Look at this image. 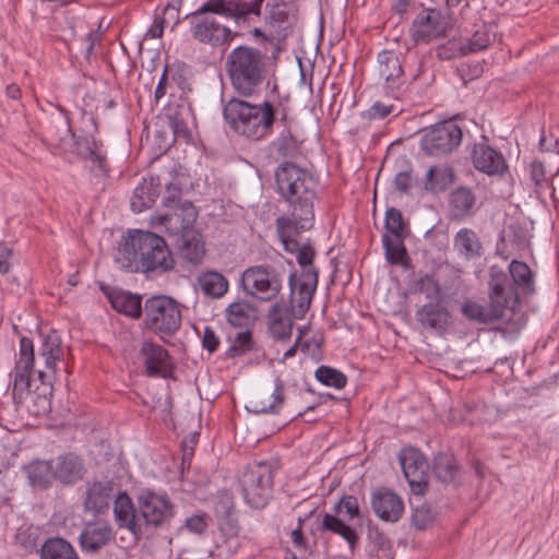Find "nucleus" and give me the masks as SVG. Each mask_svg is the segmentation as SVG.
Masks as SVG:
<instances>
[{"label":"nucleus","mask_w":559,"mask_h":559,"mask_svg":"<svg viewBox=\"0 0 559 559\" xmlns=\"http://www.w3.org/2000/svg\"><path fill=\"white\" fill-rule=\"evenodd\" d=\"M35 367V354L33 342L27 337L20 341L19 358L13 370L12 399L16 405L27 402L29 390L31 371Z\"/></svg>","instance_id":"obj_14"},{"label":"nucleus","mask_w":559,"mask_h":559,"mask_svg":"<svg viewBox=\"0 0 559 559\" xmlns=\"http://www.w3.org/2000/svg\"><path fill=\"white\" fill-rule=\"evenodd\" d=\"M12 250L0 246V274H5L11 269Z\"/></svg>","instance_id":"obj_62"},{"label":"nucleus","mask_w":559,"mask_h":559,"mask_svg":"<svg viewBox=\"0 0 559 559\" xmlns=\"http://www.w3.org/2000/svg\"><path fill=\"white\" fill-rule=\"evenodd\" d=\"M191 35L200 44L212 48H227L235 34L214 15L191 14Z\"/></svg>","instance_id":"obj_10"},{"label":"nucleus","mask_w":559,"mask_h":559,"mask_svg":"<svg viewBox=\"0 0 559 559\" xmlns=\"http://www.w3.org/2000/svg\"><path fill=\"white\" fill-rule=\"evenodd\" d=\"M378 75L383 80L384 87L393 95L405 86V74L400 56L393 50H382L377 58Z\"/></svg>","instance_id":"obj_18"},{"label":"nucleus","mask_w":559,"mask_h":559,"mask_svg":"<svg viewBox=\"0 0 559 559\" xmlns=\"http://www.w3.org/2000/svg\"><path fill=\"white\" fill-rule=\"evenodd\" d=\"M284 301L275 302L267 313L269 332L278 341L289 340L293 333L294 320Z\"/></svg>","instance_id":"obj_27"},{"label":"nucleus","mask_w":559,"mask_h":559,"mask_svg":"<svg viewBox=\"0 0 559 559\" xmlns=\"http://www.w3.org/2000/svg\"><path fill=\"white\" fill-rule=\"evenodd\" d=\"M207 518L205 514H193L185 522V526L191 533L202 534L207 527Z\"/></svg>","instance_id":"obj_55"},{"label":"nucleus","mask_w":559,"mask_h":559,"mask_svg":"<svg viewBox=\"0 0 559 559\" xmlns=\"http://www.w3.org/2000/svg\"><path fill=\"white\" fill-rule=\"evenodd\" d=\"M441 35L437 28V20L430 14L417 16L412 28V36L415 41H427Z\"/></svg>","instance_id":"obj_42"},{"label":"nucleus","mask_w":559,"mask_h":559,"mask_svg":"<svg viewBox=\"0 0 559 559\" xmlns=\"http://www.w3.org/2000/svg\"><path fill=\"white\" fill-rule=\"evenodd\" d=\"M181 189L178 186L169 183L166 187V195L164 197L163 204L165 207H175L180 205L183 201L180 199Z\"/></svg>","instance_id":"obj_57"},{"label":"nucleus","mask_w":559,"mask_h":559,"mask_svg":"<svg viewBox=\"0 0 559 559\" xmlns=\"http://www.w3.org/2000/svg\"><path fill=\"white\" fill-rule=\"evenodd\" d=\"M264 0H254L250 3L242 1H225V0H207L192 14L211 15L219 14L225 17L240 19L249 13L260 14L261 7Z\"/></svg>","instance_id":"obj_19"},{"label":"nucleus","mask_w":559,"mask_h":559,"mask_svg":"<svg viewBox=\"0 0 559 559\" xmlns=\"http://www.w3.org/2000/svg\"><path fill=\"white\" fill-rule=\"evenodd\" d=\"M284 382L275 379L274 389L260 390L249 401L247 409L254 414L278 413L284 403Z\"/></svg>","instance_id":"obj_24"},{"label":"nucleus","mask_w":559,"mask_h":559,"mask_svg":"<svg viewBox=\"0 0 559 559\" xmlns=\"http://www.w3.org/2000/svg\"><path fill=\"white\" fill-rule=\"evenodd\" d=\"M473 164L475 168L490 176L503 175L508 169L504 157L485 144H477L473 150Z\"/></svg>","instance_id":"obj_26"},{"label":"nucleus","mask_w":559,"mask_h":559,"mask_svg":"<svg viewBox=\"0 0 559 559\" xmlns=\"http://www.w3.org/2000/svg\"><path fill=\"white\" fill-rule=\"evenodd\" d=\"M457 472L455 459L451 454H439L433 461V473L442 483H451Z\"/></svg>","instance_id":"obj_45"},{"label":"nucleus","mask_w":559,"mask_h":559,"mask_svg":"<svg viewBox=\"0 0 559 559\" xmlns=\"http://www.w3.org/2000/svg\"><path fill=\"white\" fill-rule=\"evenodd\" d=\"M371 507L376 515L385 522H396L404 512L402 499L386 488H379L371 496Z\"/></svg>","instance_id":"obj_23"},{"label":"nucleus","mask_w":559,"mask_h":559,"mask_svg":"<svg viewBox=\"0 0 559 559\" xmlns=\"http://www.w3.org/2000/svg\"><path fill=\"white\" fill-rule=\"evenodd\" d=\"M157 183L153 178H143L136 186L131 197V209L135 213H140L145 209L151 207L158 195Z\"/></svg>","instance_id":"obj_33"},{"label":"nucleus","mask_w":559,"mask_h":559,"mask_svg":"<svg viewBox=\"0 0 559 559\" xmlns=\"http://www.w3.org/2000/svg\"><path fill=\"white\" fill-rule=\"evenodd\" d=\"M413 178L412 173L409 170L406 171H400L396 174L394 178V186L396 190H399L402 193L408 192L409 188L412 187Z\"/></svg>","instance_id":"obj_58"},{"label":"nucleus","mask_w":559,"mask_h":559,"mask_svg":"<svg viewBox=\"0 0 559 559\" xmlns=\"http://www.w3.org/2000/svg\"><path fill=\"white\" fill-rule=\"evenodd\" d=\"M385 229L390 237H405L406 226L400 210L389 207L385 212Z\"/></svg>","instance_id":"obj_48"},{"label":"nucleus","mask_w":559,"mask_h":559,"mask_svg":"<svg viewBox=\"0 0 559 559\" xmlns=\"http://www.w3.org/2000/svg\"><path fill=\"white\" fill-rule=\"evenodd\" d=\"M145 324L154 332L174 334L181 326V309L171 297L159 295L144 304Z\"/></svg>","instance_id":"obj_5"},{"label":"nucleus","mask_w":559,"mask_h":559,"mask_svg":"<svg viewBox=\"0 0 559 559\" xmlns=\"http://www.w3.org/2000/svg\"><path fill=\"white\" fill-rule=\"evenodd\" d=\"M252 348V335L250 331L239 332L235 337L231 349L241 354Z\"/></svg>","instance_id":"obj_56"},{"label":"nucleus","mask_w":559,"mask_h":559,"mask_svg":"<svg viewBox=\"0 0 559 559\" xmlns=\"http://www.w3.org/2000/svg\"><path fill=\"white\" fill-rule=\"evenodd\" d=\"M404 237L383 236L385 257L391 264L405 265L407 262L406 249L403 245Z\"/></svg>","instance_id":"obj_44"},{"label":"nucleus","mask_w":559,"mask_h":559,"mask_svg":"<svg viewBox=\"0 0 559 559\" xmlns=\"http://www.w3.org/2000/svg\"><path fill=\"white\" fill-rule=\"evenodd\" d=\"M509 272L516 286L524 292H533L532 271L527 264L513 260L509 265Z\"/></svg>","instance_id":"obj_46"},{"label":"nucleus","mask_w":559,"mask_h":559,"mask_svg":"<svg viewBox=\"0 0 559 559\" xmlns=\"http://www.w3.org/2000/svg\"><path fill=\"white\" fill-rule=\"evenodd\" d=\"M224 117L237 133L252 140H260L271 132L275 111L269 102L252 105L231 98L224 107Z\"/></svg>","instance_id":"obj_3"},{"label":"nucleus","mask_w":559,"mask_h":559,"mask_svg":"<svg viewBox=\"0 0 559 559\" xmlns=\"http://www.w3.org/2000/svg\"><path fill=\"white\" fill-rule=\"evenodd\" d=\"M266 23L273 27L292 24L297 19V0H270Z\"/></svg>","instance_id":"obj_31"},{"label":"nucleus","mask_w":559,"mask_h":559,"mask_svg":"<svg viewBox=\"0 0 559 559\" xmlns=\"http://www.w3.org/2000/svg\"><path fill=\"white\" fill-rule=\"evenodd\" d=\"M115 310L131 318H139L142 312L141 298L129 292H117L109 296Z\"/></svg>","instance_id":"obj_39"},{"label":"nucleus","mask_w":559,"mask_h":559,"mask_svg":"<svg viewBox=\"0 0 559 559\" xmlns=\"http://www.w3.org/2000/svg\"><path fill=\"white\" fill-rule=\"evenodd\" d=\"M476 198L471 189L460 187L450 194V212L455 218H463L473 213Z\"/></svg>","instance_id":"obj_35"},{"label":"nucleus","mask_w":559,"mask_h":559,"mask_svg":"<svg viewBox=\"0 0 559 559\" xmlns=\"http://www.w3.org/2000/svg\"><path fill=\"white\" fill-rule=\"evenodd\" d=\"M531 176L536 185L546 180V169L542 162L534 160L531 165Z\"/></svg>","instance_id":"obj_61"},{"label":"nucleus","mask_w":559,"mask_h":559,"mask_svg":"<svg viewBox=\"0 0 559 559\" xmlns=\"http://www.w3.org/2000/svg\"><path fill=\"white\" fill-rule=\"evenodd\" d=\"M316 379L322 384L335 389H343L347 383V378L343 372L328 366H320L316 370Z\"/></svg>","instance_id":"obj_47"},{"label":"nucleus","mask_w":559,"mask_h":559,"mask_svg":"<svg viewBox=\"0 0 559 559\" xmlns=\"http://www.w3.org/2000/svg\"><path fill=\"white\" fill-rule=\"evenodd\" d=\"M24 472L32 487L46 489L55 478L52 462L33 461L24 467Z\"/></svg>","instance_id":"obj_32"},{"label":"nucleus","mask_w":559,"mask_h":559,"mask_svg":"<svg viewBox=\"0 0 559 559\" xmlns=\"http://www.w3.org/2000/svg\"><path fill=\"white\" fill-rule=\"evenodd\" d=\"M462 141V130L453 121H444L424 130L420 147L428 155L452 152Z\"/></svg>","instance_id":"obj_12"},{"label":"nucleus","mask_w":559,"mask_h":559,"mask_svg":"<svg viewBox=\"0 0 559 559\" xmlns=\"http://www.w3.org/2000/svg\"><path fill=\"white\" fill-rule=\"evenodd\" d=\"M469 53L467 45L457 40H450L438 47V56L441 59H451Z\"/></svg>","instance_id":"obj_51"},{"label":"nucleus","mask_w":559,"mask_h":559,"mask_svg":"<svg viewBox=\"0 0 559 559\" xmlns=\"http://www.w3.org/2000/svg\"><path fill=\"white\" fill-rule=\"evenodd\" d=\"M417 321L427 329L443 332L450 324V312L439 302L424 305L416 312Z\"/></svg>","instance_id":"obj_30"},{"label":"nucleus","mask_w":559,"mask_h":559,"mask_svg":"<svg viewBox=\"0 0 559 559\" xmlns=\"http://www.w3.org/2000/svg\"><path fill=\"white\" fill-rule=\"evenodd\" d=\"M215 513L219 530V539L216 540V548L226 555L235 554L240 547L239 524L235 516L233 497L224 493L215 504Z\"/></svg>","instance_id":"obj_8"},{"label":"nucleus","mask_w":559,"mask_h":559,"mask_svg":"<svg viewBox=\"0 0 559 559\" xmlns=\"http://www.w3.org/2000/svg\"><path fill=\"white\" fill-rule=\"evenodd\" d=\"M202 345L205 349L209 350V353H214L219 345L218 337L216 336L215 332L209 326L204 329Z\"/></svg>","instance_id":"obj_60"},{"label":"nucleus","mask_w":559,"mask_h":559,"mask_svg":"<svg viewBox=\"0 0 559 559\" xmlns=\"http://www.w3.org/2000/svg\"><path fill=\"white\" fill-rule=\"evenodd\" d=\"M200 290L209 297L221 298L228 290L227 278L216 271H207L202 273L198 280Z\"/></svg>","instance_id":"obj_34"},{"label":"nucleus","mask_w":559,"mask_h":559,"mask_svg":"<svg viewBox=\"0 0 559 559\" xmlns=\"http://www.w3.org/2000/svg\"><path fill=\"white\" fill-rule=\"evenodd\" d=\"M416 288L418 292L425 294V296L428 299L433 300V299L439 298V295H440L439 284L437 283L436 280H433V277H431L429 275H425L424 277H421L418 281Z\"/></svg>","instance_id":"obj_53"},{"label":"nucleus","mask_w":559,"mask_h":559,"mask_svg":"<svg viewBox=\"0 0 559 559\" xmlns=\"http://www.w3.org/2000/svg\"><path fill=\"white\" fill-rule=\"evenodd\" d=\"M136 507L144 527L159 528L173 520L176 507L166 492L143 488L136 496Z\"/></svg>","instance_id":"obj_6"},{"label":"nucleus","mask_w":559,"mask_h":559,"mask_svg":"<svg viewBox=\"0 0 559 559\" xmlns=\"http://www.w3.org/2000/svg\"><path fill=\"white\" fill-rule=\"evenodd\" d=\"M299 222L300 218L280 216L276 219V231L285 251L295 253L301 266H309L312 264L314 250L310 245L299 242L298 235L311 227H301Z\"/></svg>","instance_id":"obj_13"},{"label":"nucleus","mask_w":559,"mask_h":559,"mask_svg":"<svg viewBox=\"0 0 559 559\" xmlns=\"http://www.w3.org/2000/svg\"><path fill=\"white\" fill-rule=\"evenodd\" d=\"M55 478L64 485H71L83 478L85 465L74 453L59 455L53 462Z\"/></svg>","instance_id":"obj_28"},{"label":"nucleus","mask_w":559,"mask_h":559,"mask_svg":"<svg viewBox=\"0 0 559 559\" xmlns=\"http://www.w3.org/2000/svg\"><path fill=\"white\" fill-rule=\"evenodd\" d=\"M400 463L412 491L424 495L428 486V464L424 455L414 448H405L400 454Z\"/></svg>","instance_id":"obj_17"},{"label":"nucleus","mask_w":559,"mask_h":559,"mask_svg":"<svg viewBox=\"0 0 559 559\" xmlns=\"http://www.w3.org/2000/svg\"><path fill=\"white\" fill-rule=\"evenodd\" d=\"M41 559H80L74 547L64 538L47 539L40 549Z\"/></svg>","instance_id":"obj_37"},{"label":"nucleus","mask_w":559,"mask_h":559,"mask_svg":"<svg viewBox=\"0 0 559 559\" xmlns=\"http://www.w3.org/2000/svg\"><path fill=\"white\" fill-rule=\"evenodd\" d=\"M26 404V409L34 416H44L50 411V400L45 389L43 393L32 392Z\"/></svg>","instance_id":"obj_49"},{"label":"nucleus","mask_w":559,"mask_h":559,"mask_svg":"<svg viewBox=\"0 0 559 559\" xmlns=\"http://www.w3.org/2000/svg\"><path fill=\"white\" fill-rule=\"evenodd\" d=\"M454 249L467 260L475 259L481 253V243L476 233L469 228L460 229L454 236Z\"/></svg>","instance_id":"obj_36"},{"label":"nucleus","mask_w":559,"mask_h":559,"mask_svg":"<svg viewBox=\"0 0 559 559\" xmlns=\"http://www.w3.org/2000/svg\"><path fill=\"white\" fill-rule=\"evenodd\" d=\"M267 57L257 48L239 46L231 50L226 68L234 88L242 96H250L262 83Z\"/></svg>","instance_id":"obj_4"},{"label":"nucleus","mask_w":559,"mask_h":559,"mask_svg":"<svg viewBox=\"0 0 559 559\" xmlns=\"http://www.w3.org/2000/svg\"><path fill=\"white\" fill-rule=\"evenodd\" d=\"M277 192L289 203V218H300L301 227H312L314 221L312 177L293 163H284L275 174Z\"/></svg>","instance_id":"obj_2"},{"label":"nucleus","mask_w":559,"mask_h":559,"mask_svg":"<svg viewBox=\"0 0 559 559\" xmlns=\"http://www.w3.org/2000/svg\"><path fill=\"white\" fill-rule=\"evenodd\" d=\"M433 520V515L429 508L423 506L415 509L412 521L413 524L419 528L424 530L427 527V525Z\"/></svg>","instance_id":"obj_54"},{"label":"nucleus","mask_w":559,"mask_h":559,"mask_svg":"<svg viewBox=\"0 0 559 559\" xmlns=\"http://www.w3.org/2000/svg\"><path fill=\"white\" fill-rule=\"evenodd\" d=\"M114 539L112 527L105 521H93L84 525L79 543L85 552L95 554Z\"/></svg>","instance_id":"obj_21"},{"label":"nucleus","mask_w":559,"mask_h":559,"mask_svg":"<svg viewBox=\"0 0 559 559\" xmlns=\"http://www.w3.org/2000/svg\"><path fill=\"white\" fill-rule=\"evenodd\" d=\"M318 284V273L309 270L300 277L289 276V305L288 311L293 318L302 319L310 308L313 294Z\"/></svg>","instance_id":"obj_16"},{"label":"nucleus","mask_w":559,"mask_h":559,"mask_svg":"<svg viewBox=\"0 0 559 559\" xmlns=\"http://www.w3.org/2000/svg\"><path fill=\"white\" fill-rule=\"evenodd\" d=\"M179 249L182 258L193 264L200 263L205 254L203 241L197 235L182 234Z\"/></svg>","instance_id":"obj_40"},{"label":"nucleus","mask_w":559,"mask_h":559,"mask_svg":"<svg viewBox=\"0 0 559 559\" xmlns=\"http://www.w3.org/2000/svg\"><path fill=\"white\" fill-rule=\"evenodd\" d=\"M141 357L148 376H163L169 372L170 359L167 350L160 345L145 342L141 348Z\"/></svg>","instance_id":"obj_29"},{"label":"nucleus","mask_w":559,"mask_h":559,"mask_svg":"<svg viewBox=\"0 0 559 559\" xmlns=\"http://www.w3.org/2000/svg\"><path fill=\"white\" fill-rule=\"evenodd\" d=\"M301 527H302V520L299 518L297 528L292 532V540L295 544V546L304 548L306 546V542L302 536Z\"/></svg>","instance_id":"obj_64"},{"label":"nucleus","mask_w":559,"mask_h":559,"mask_svg":"<svg viewBox=\"0 0 559 559\" xmlns=\"http://www.w3.org/2000/svg\"><path fill=\"white\" fill-rule=\"evenodd\" d=\"M227 313L228 320L233 325H242L249 319V308L242 302L229 305Z\"/></svg>","instance_id":"obj_52"},{"label":"nucleus","mask_w":559,"mask_h":559,"mask_svg":"<svg viewBox=\"0 0 559 559\" xmlns=\"http://www.w3.org/2000/svg\"><path fill=\"white\" fill-rule=\"evenodd\" d=\"M64 350L60 335L51 331L43 337L38 352L36 372L41 384L47 385L57 377L58 366L63 362Z\"/></svg>","instance_id":"obj_15"},{"label":"nucleus","mask_w":559,"mask_h":559,"mask_svg":"<svg viewBox=\"0 0 559 559\" xmlns=\"http://www.w3.org/2000/svg\"><path fill=\"white\" fill-rule=\"evenodd\" d=\"M496 26L492 24H484L479 27L467 41V50L477 52L486 49L496 40Z\"/></svg>","instance_id":"obj_43"},{"label":"nucleus","mask_w":559,"mask_h":559,"mask_svg":"<svg viewBox=\"0 0 559 559\" xmlns=\"http://www.w3.org/2000/svg\"><path fill=\"white\" fill-rule=\"evenodd\" d=\"M392 111V106H386L381 103H374L369 109V116L371 118H385Z\"/></svg>","instance_id":"obj_63"},{"label":"nucleus","mask_w":559,"mask_h":559,"mask_svg":"<svg viewBox=\"0 0 559 559\" xmlns=\"http://www.w3.org/2000/svg\"><path fill=\"white\" fill-rule=\"evenodd\" d=\"M322 528L343 537L350 548H354L358 542L356 532L337 515L325 513L322 519Z\"/></svg>","instance_id":"obj_41"},{"label":"nucleus","mask_w":559,"mask_h":559,"mask_svg":"<svg viewBox=\"0 0 559 559\" xmlns=\"http://www.w3.org/2000/svg\"><path fill=\"white\" fill-rule=\"evenodd\" d=\"M490 302L488 307L467 300L462 305V313L469 320L488 323L499 320L503 316L504 308L509 305L502 278L492 277L490 281Z\"/></svg>","instance_id":"obj_9"},{"label":"nucleus","mask_w":559,"mask_h":559,"mask_svg":"<svg viewBox=\"0 0 559 559\" xmlns=\"http://www.w3.org/2000/svg\"><path fill=\"white\" fill-rule=\"evenodd\" d=\"M114 515L118 526L128 530L135 539L142 536L144 524L136 515L132 500L126 492H119L115 498Z\"/></svg>","instance_id":"obj_22"},{"label":"nucleus","mask_w":559,"mask_h":559,"mask_svg":"<svg viewBox=\"0 0 559 559\" xmlns=\"http://www.w3.org/2000/svg\"><path fill=\"white\" fill-rule=\"evenodd\" d=\"M114 497V487L110 481L87 483L83 501L84 510L93 514H102L108 510Z\"/></svg>","instance_id":"obj_25"},{"label":"nucleus","mask_w":559,"mask_h":559,"mask_svg":"<svg viewBox=\"0 0 559 559\" xmlns=\"http://www.w3.org/2000/svg\"><path fill=\"white\" fill-rule=\"evenodd\" d=\"M241 284L248 295L262 301H270L281 292L283 275L274 266L253 265L242 272Z\"/></svg>","instance_id":"obj_7"},{"label":"nucleus","mask_w":559,"mask_h":559,"mask_svg":"<svg viewBox=\"0 0 559 559\" xmlns=\"http://www.w3.org/2000/svg\"><path fill=\"white\" fill-rule=\"evenodd\" d=\"M246 502L255 509L266 506L272 492V475L265 465L248 467L240 478Z\"/></svg>","instance_id":"obj_11"},{"label":"nucleus","mask_w":559,"mask_h":559,"mask_svg":"<svg viewBox=\"0 0 559 559\" xmlns=\"http://www.w3.org/2000/svg\"><path fill=\"white\" fill-rule=\"evenodd\" d=\"M336 514L344 515L348 520L359 515L358 500L354 496H344L338 503L335 504Z\"/></svg>","instance_id":"obj_50"},{"label":"nucleus","mask_w":559,"mask_h":559,"mask_svg":"<svg viewBox=\"0 0 559 559\" xmlns=\"http://www.w3.org/2000/svg\"><path fill=\"white\" fill-rule=\"evenodd\" d=\"M80 154L90 160L100 174L107 171L106 155L103 151L102 143H98L93 136H85L78 142Z\"/></svg>","instance_id":"obj_38"},{"label":"nucleus","mask_w":559,"mask_h":559,"mask_svg":"<svg viewBox=\"0 0 559 559\" xmlns=\"http://www.w3.org/2000/svg\"><path fill=\"white\" fill-rule=\"evenodd\" d=\"M437 167L432 166L426 174L425 189L428 191L437 192L445 189V182L436 180Z\"/></svg>","instance_id":"obj_59"},{"label":"nucleus","mask_w":559,"mask_h":559,"mask_svg":"<svg viewBox=\"0 0 559 559\" xmlns=\"http://www.w3.org/2000/svg\"><path fill=\"white\" fill-rule=\"evenodd\" d=\"M115 261L130 272L163 274L175 266L174 257L164 238L140 229L130 230L123 236Z\"/></svg>","instance_id":"obj_1"},{"label":"nucleus","mask_w":559,"mask_h":559,"mask_svg":"<svg viewBox=\"0 0 559 559\" xmlns=\"http://www.w3.org/2000/svg\"><path fill=\"white\" fill-rule=\"evenodd\" d=\"M168 209L170 212L156 217L157 223L165 226L170 235L188 233L198 216L194 205L190 201H183L180 205Z\"/></svg>","instance_id":"obj_20"}]
</instances>
